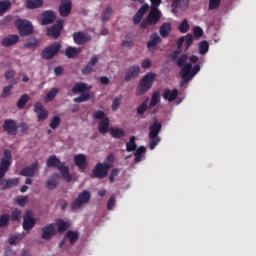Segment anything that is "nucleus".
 <instances>
[{"label": "nucleus", "instance_id": "f257e3e1", "mask_svg": "<svg viewBox=\"0 0 256 256\" xmlns=\"http://www.w3.org/2000/svg\"><path fill=\"white\" fill-rule=\"evenodd\" d=\"M46 167H54V169H58L62 179H64L66 183H71V181H73V177L71 176V173H69V166H65V163L61 164V160L55 155L48 158Z\"/></svg>", "mask_w": 256, "mask_h": 256}, {"label": "nucleus", "instance_id": "f03ea898", "mask_svg": "<svg viewBox=\"0 0 256 256\" xmlns=\"http://www.w3.org/2000/svg\"><path fill=\"white\" fill-rule=\"evenodd\" d=\"M161 122L157 121V119L154 120V123L149 126V134L148 137L150 139L149 142V149L153 151L159 143H161V137H159V133H161L162 129Z\"/></svg>", "mask_w": 256, "mask_h": 256}, {"label": "nucleus", "instance_id": "7ed1b4c3", "mask_svg": "<svg viewBox=\"0 0 256 256\" xmlns=\"http://www.w3.org/2000/svg\"><path fill=\"white\" fill-rule=\"evenodd\" d=\"M155 77H157L155 72H149L144 75L138 84L136 95H145V93H147V91L153 87V83H155Z\"/></svg>", "mask_w": 256, "mask_h": 256}, {"label": "nucleus", "instance_id": "20e7f679", "mask_svg": "<svg viewBox=\"0 0 256 256\" xmlns=\"http://www.w3.org/2000/svg\"><path fill=\"white\" fill-rule=\"evenodd\" d=\"M161 17L162 14L159 8H151L146 19L140 24L141 29H147L148 27H151V25H157V23L161 21Z\"/></svg>", "mask_w": 256, "mask_h": 256}, {"label": "nucleus", "instance_id": "39448f33", "mask_svg": "<svg viewBox=\"0 0 256 256\" xmlns=\"http://www.w3.org/2000/svg\"><path fill=\"white\" fill-rule=\"evenodd\" d=\"M12 160L13 154L11 153V150L5 149L4 157L0 161V183L3 180V177H5V174L9 172Z\"/></svg>", "mask_w": 256, "mask_h": 256}, {"label": "nucleus", "instance_id": "423d86ee", "mask_svg": "<svg viewBox=\"0 0 256 256\" xmlns=\"http://www.w3.org/2000/svg\"><path fill=\"white\" fill-rule=\"evenodd\" d=\"M201 71V66L199 64L193 67V64L187 63L184 67L181 68L180 77L186 79V81H191L193 77Z\"/></svg>", "mask_w": 256, "mask_h": 256}, {"label": "nucleus", "instance_id": "0eeeda50", "mask_svg": "<svg viewBox=\"0 0 256 256\" xmlns=\"http://www.w3.org/2000/svg\"><path fill=\"white\" fill-rule=\"evenodd\" d=\"M111 164L107 162L97 163L92 170V175L95 179H105L109 175Z\"/></svg>", "mask_w": 256, "mask_h": 256}, {"label": "nucleus", "instance_id": "6e6552de", "mask_svg": "<svg viewBox=\"0 0 256 256\" xmlns=\"http://www.w3.org/2000/svg\"><path fill=\"white\" fill-rule=\"evenodd\" d=\"M59 51H61V44L59 42H54L41 51V57L46 61H50V59H53V57L58 55Z\"/></svg>", "mask_w": 256, "mask_h": 256}, {"label": "nucleus", "instance_id": "1a4fd4ad", "mask_svg": "<svg viewBox=\"0 0 256 256\" xmlns=\"http://www.w3.org/2000/svg\"><path fill=\"white\" fill-rule=\"evenodd\" d=\"M91 201V192L88 190H83L78 197L71 204L72 211H77V209H81L83 205H87Z\"/></svg>", "mask_w": 256, "mask_h": 256}, {"label": "nucleus", "instance_id": "9d476101", "mask_svg": "<svg viewBox=\"0 0 256 256\" xmlns=\"http://www.w3.org/2000/svg\"><path fill=\"white\" fill-rule=\"evenodd\" d=\"M15 26L17 27L21 37H27V35H31L33 33V24L29 20L18 19L15 22Z\"/></svg>", "mask_w": 256, "mask_h": 256}, {"label": "nucleus", "instance_id": "9b49d317", "mask_svg": "<svg viewBox=\"0 0 256 256\" xmlns=\"http://www.w3.org/2000/svg\"><path fill=\"white\" fill-rule=\"evenodd\" d=\"M36 223L37 221L35 220V217H33V212L31 210L26 211L22 224L24 231H27V233H29L33 229V227H35Z\"/></svg>", "mask_w": 256, "mask_h": 256}, {"label": "nucleus", "instance_id": "f8f14e48", "mask_svg": "<svg viewBox=\"0 0 256 256\" xmlns=\"http://www.w3.org/2000/svg\"><path fill=\"white\" fill-rule=\"evenodd\" d=\"M63 30V20H58L56 24H53L51 27L47 28L48 37L53 39H59L61 31Z\"/></svg>", "mask_w": 256, "mask_h": 256}, {"label": "nucleus", "instance_id": "ddd939ff", "mask_svg": "<svg viewBox=\"0 0 256 256\" xmlns=\"http://www.w3.org/2000/svg\"><path fill=\"white\" fill-rule=\"evenodd\" d=\"M34 113L37 114V121H45L49 117V111L45 109L41 102L34 104Z\"/></svg>", "mask_w": 256, "mask_h": 256}, {"label": "nucleus", "instance_id": "4468645a", "mask_svg": "<svg viewBox=\"0 0 256 256\" xmlns=\"http://www.w3.org/2000/svg\"><path fill=\"white\" fill-rule=\"evenodd\" d=\"M139 73H141V67L139 65L130 66L125 73V81H133V79H137L139 77Z\"/></svg>", "mask_w": 256, "mask_h": 256}, {"label": "nucleus", "instance_id": "2eb2a0df", "mask_svg": "<svg viewBox=\"0 0 256 256\" xmlns=\"http://www.w3.org/2000/svg\"><path fill=\"white\" fill-rule=\"evenodd\" d=\"M17 122H15V120L13 119H6L4 121L3 124V130L5 131V133H7L8 135H17Z\"/></svg>", "mask_w": 256, "mask_h": 256}, {"label": "nucleus", "instance_id": "dca6fc26", "mask_svg": "<svg viewBox=\"0 0 256 256\" xmlns=\"http://www.w3.org/2000/svg\"><path fill=\"white\" fill-rule=\"evenodd\" d=\"M38 171H39V162L36 161L32 165L23 168L20 172V175H22V177H35Z\"/></svg>", "mask_w": 256, "mask_h": 256}, {"label": "nucleus", "instance_id": "f3484780", "mask_svg": "<svg viewBox=\"0 0 256 256\" xmlns=\"http://www.w3.org/2000/svg\"><path fill=\"white\" fill-rule=\"evenodd\" d=\"M162 97L165 101L173 103L179 97V90L177 88L169 89L166 88L163 90Z\"/></svg>", "mask_w": 256, "mask_h": 256}, {"label": "nucleus", "instance_id": "a211bd4d", "mask_svg": "<svg viewBox=\"0 0 256 256\" xmlns=\"http://www.w3.org/2000/svg\"><path fill=\"white\" fill-rule=\"evenodd\" d=\"M19 185V178H9L3 179L0 182L1 191H7V189H13V187H17Z\"/></svg>", "mask_w": 256, "mask_h": 256}, {"label": "nucleus", "instance_id": "6ab92c4d", "mask_svg": "<svg viewBox=\"0 0 256 256\" xmlns=\"http://www.w3.org/2000/svg\"><path fill=\"white\" fill-rule=\"evenodd\" d=\"M55 233H57V231L55 230V224H47L42 228L41 239L49 241V239L53 238Z\"/></svg>", "mask_w": 256, "mask_h": 256}, {"label": "nucleus", "instance_id": "aec40b11", "mask_svg": "<svg viewBox=\"0 0 256 256\" xmlns=\"http://www.w3.org/2000/svg\"><path fill=\"white\" fill-rule=\"evenodd\" d=\"M61 180V176L59 174H52L49 179L46 181V189L49 191H53V189H57L59 187V181Z\"/></svg>", "mask_w": 256, "mask_h": 256}, {"label": "nucleus", "instance_id": "412c9836", "mask_svg": "<svg viewBox=\"0 0 256 256\" xmlns=\"http://www.w3.org/2000/svg\"><path fill=\"white\" fill-rule=\"evenodd\" d=\"M18 41H19V35L11 34V35L4 37L1 40V45H2V47H13V45H17Z\"/></svg>", "mask_w": 256, "mask_h": 256}, {"label": "nucleus", "instance_id": "4be33fe9", "mask_svg": "<svg viewBox=\"0 0 256 256\" xmlns=\"http://www.w3.org/2000/svg\"><path fill=\"white\" fill-rule=\"evenodd\" d=\"M74 163L80 171H85V169H87V156H85V154L75 155Z\"/></svg>", "mask_w": 256, "mask_h": 256}, {"label": "nucleus", "instance_id": "5701e85b", "mask_svg": "<svg viewBox=\"0 0 256 256\" xmlns=\"http://www.w3.org/2000/svg\"><path fill=\"white\" fill-rule=\"evenodd\" d=\"M73 39L76 45H85V43L91 41V36H87L85 33L79 31L73 34Z\"/></svg>", "mask_w": 256, "mask_h": 256}, {"label": "nucleus", "instance_id": "b1692460", "mask_svg": "<svg viewBox=\"0 0 256 256\" xmlns=\"http://www.w3.org/2000/svg\"><path fill=\"white\" fill-rule=\"evenodd\" d=\"M159 43H161V36H159L157 33L152 34L150 36V41L147 43L148 51L153 53Z\"/></svg>", "mask_w": 256, "mask_h": 256}, {"label": "nucleus", "instance_id": "393cba45", "mask_svg": "<svg viewBox=\"0 0 256 256\" xmlns=\"http://www.w3.org/2000/svg\"><path fill=\"white\" fill-rule=\"evenodd\" d=\"M71 9H73V5L71 2L62 1L59 6V13L61 17H69L71 15Z\"/></svg>", "mask_w": 256, "mask_h": 256}, {"label": "nucleus", "instance_id": "a878e982", "mask_svg": "<svg viewBox=\"0 0 256 256\" xmlns=\"http://www.w3.org/2000/svg\"><path fill=\"white\" fill-rule=\"evenodd\" d=\"M88 91H91V86H88L83 82L76 83L72 88V93H74V95H77V93H87Z\"/></svg>", "mask_w": 256, "mask_h": 256}, {"label": "nucleus", "instance_id": "bb28decb", "mask_svg": "<svg viewBox=\"0 0 256 256\" xmlns=\"http://www.w3.org/2000/svg\"><path fill=\"white\" fill-rule=\"evenodd\" d=\"M97 63H99V58H97V56L92 57L87 65L82 69L83 75H89Z\"/></svg>", "mask_w": 256, "mask_h": 256}, {"label": "nucleus", "instance_id": "cd10ccee", "mask_svg": "<svg viewBox=\"0 0 256 256\" xmlns=\"http://www.w3.org/2000/svg\"><path fill=\"white\" fill-rule=\"evenodd\" d=\"M171 33V22H164L159 29V34L161 37H169Z\"/></svg>", "mask_w": 256, "mask_h": 256}, {"label": "nucleus", "instance_id": "c85d7f7f", "mask_svg": "<svg viewBox=\"0 0 256 256\" xmlns=\"http://www.w3.org/2000/svg\"><path fill=\"white\" fill-rule=\"evenodd\" d=\"M55 21V12L46 11L43 13L42 25H51Z\"/></svg>", "mask_w": 256, "mask_h": 256}, {"label": "nucleus", "instance_id": "c756f323", "mask_svg": "<svg viewBox=\"0 0 256 256\" xmlns=\"http://www.w3.org/2000/svg\"><path fill=\"white\" fill-rule=\"evenodd\" d=\"M109 125V118H104L103 120H101L98 124L99 133L105 135L109 131Z\"/></svg>", "mask_w": 256, "mask_h": 256}, {"label": "nucleus", "instance_id": "7c9ffc66", "mask_svg": "<svg viewBox=\"0 0 256 256\" xmlns=\"http://www.w3.org/2000/svg\"><path fill=\"white\" fill-rule=\"evenodd\" d=\"M79 53H81V48L68 46L65 50V55L68 57V59H75Z\"/></svg>", "mask_w": 256, "mask_h": 256}, {"label": "nucleus", "instance_id": "2f4dec72", "mask_svg": "<svg viewBox=\"0 0 256 256\" xmlns=\"http://www.w3.org/2000/svg\"><path fill=\"white\" fill-rule=\"evenodd\" d=\"M147 152V149L145 146H140L136 148V151L134 153V161L135 163H141V160L143 159V154Z\"/></svg>", "mask_w": 256, "mask_h": 256}, {"label": "nucleus", "instance_id": "473e14b6", "mask_svg": "<svg viewBox=\"0 0 256 256\" xmlns=\"http://www.w3.org/2000/svg\"><path fill=\"white\" fill-rule=\"evenodd\" d=\"M65 237H67V239H69V242L71 245H75V243H77L79 241V233L73 231V230H69Z\"/></svg>", "mask_w": 256, "mask_h": 256}, {"label": "nucleus", "instance_id": "72a5a7b5", "mask_svg": "<svg viewBox=\"0 0 256 256\" xmlns=\"http://www.w3.org/2000/svg\"><path fill=\"white\" fill-rule=\"evenodd\" d=\"M158 103H161V94L159 93V91H155L152 94V97L149 103V109H153V107H155V105H157Z\"/></svg>", "mask_w": 256, "mask_h": 256}, {"label": "nucleus", "instance_id": "f704fd0d", "mask_svg": "<svg viewBox=\"0 0 256 256\" xmlns=\"http://www.w3.org/2000/svg\"><path fill=\"white\" fill-rule=\"evenodd\" d=\"M110 134L114 139H122V137H125V130L122 128H110Z\"/></svg>", "mask_w": 256, "mask_h": 256}, {"label": "nucleus", "instance_id": "c9c22d12", "mask_svg": "<svg viewBox=\"0 0 256 256\" xmlns=\"http://www.w3.org/2000/svg\"><path fill=\"white\" fill-rule=\"evenodd\" d=\"M135 136H131L129 141L126 143V151L131 153L137 150V143H135Z\"/></svg>", "mask_w": 256, "mask_h": 256}, {"label": "nucleus", "instance_id": "e433bc0d", "mask_svg": "<svg viewBox=\"0 0 256 256\" xmlns=\"http://www.w3.org/2000/svg\"><path fill=\"white\" fill-rule=\"evenodd\" d=\"M56 225L58 227V233H65L69 229V223L65 222V220L58 219Z\"/></svg>", "mask_w": 256, "mask_h": 256}, {"label": "nucleus", "instance_id": "4c0bfd02", "mask_svg": "<svg viewBox=\"0 0 256 256\" xmlns=\"http://www.w3.org/2000/svg\"><path fill=\"white\" fill-rule=\"evenodd\" d=\"M43 5V0H27L26 7L28 9H38Z\"/></svg>", "mask_w": 256, "mask_h": 256}, {"label": "nucleus", "instance_id": "58836bf2", "mask_svg": "<svg viewBox=\"0 0 256 256\" xmlns=\"http://www.w3.org/2000/svg\"><path fill=\"white\" fill-rule=\"evenodd\" d=\"M59 94V89L58 88H52L45 97V101L46 103H49L50 101H53V99H55V97H57V95Z\"/></svg>", "mask_w": 256, "mask_h": 256}, {"label": "nucleus", "instance_id": "ea45409f", "mask_svg": "<svg viewBox=\"0 0 256 256\" xmlns=\"http://www.w3.org/2000/svg\"><path fill=\"white\" fill-rule=\"evenodd\" d=\"M91 99V94L89 92L82 93L79 97L74 98V103H85Z\"/></svg>", "mask_w": 256, "mask_h": 256}, {"label": "nucleus", "instance_id": "a19ab883", "mask_svg": "<svg viewBox=\"0 0 256 256\" xmlns=\"http://www.w3.org/2000/svg\"><path fill=\"white\" fill-rule=\"evenodd\" d=\"M29 102V95L24 94L20 97V99L17 101V107L18 109H25V106Z\"/></svg>", "mask_w": 256, "mask_h": 256}, {"label": "nucleus", "instance_id": "79ce46f5", "mask_svg": "<svg viewBox=\"0 0 256 256\" xmlns=\"http://www.w3.org/2000/svg\"><path fill=\"white\" fill-rule=\"evenodd\" d=\"M11 8V2L9 1H0V17H3L7 10Z\"/></svg>", "mask_w": 256, "mask_h": 256}, {"label": "nucleus", "instance_id": "37998d69", "mask_svg": "<svg viewBox=\"0 0 256 256\" xmlns=\"http://www.w3.org/2000/svg\"><path fill=\"white\" fill-rule=\"evenodd\" d=\"M60 125H61V117L53 116V118L50 121L49 127L55 130V129H58Z\"/></svg>", "mask_w": 256, "mask_h": 256}, {"label": "nucleus", "instance_id": "c03bdc74", "mask_svg": "<svg viewBox=\"0 0 256 256\" xmlns=\"http://www.w3.org/2000/svg\"><path fill=\"white\" fill-rule=\"evenodd\" d=\"M13 85H17V82L14 81L12 83V85L5 86L3 88V91H2V94H1L2 99H5L6 97H9V95H11V90L13 89Z\"/></svg>", "mask_w": 256, "mask_h": 256}, {"label": "nucleus", "instance_id": "a18cd8bd", "mask_svg": "<svg viewBox=\"0 0 256 256\" xmlns=\"http://www.w3.org/2000/svg\"><path fill=\"white\" fill-rule=\"evenodd\" d=\"M111 15H113V8L107 7L102 12V21H109V19H111Z\"/></svg>", "mask_w": 256, "mask_h": 256}, {"label": "nucleus", "instance_id": "49530a36", "mask_svg": "<svg viewBox=\"0 0 256 256\" xmlns=\"http://www.w3.org/2000/svg\"><path fill=\"white\" fill-rule=\"evenodd\" d=\"M190 29V25H189V21H187V19H184L179 27H178V31H180V33H187Z\"/></svg>", "mask_w": 256, "mask_h": 256}, {"label": "nucleus", "instance_id": "de8ad7c7", "mask_svg": "<svg viewBox=\"0 0 256 256\" xmlns=\"http://www.w3.org/2000/svg\"><path fill=\"white\" fill-rule=\"evenodd\" d=\"M209 51V42L206 40L201 41L199 44V53L200 55H205Z\"/></svg>", "mask_w": 256, "mask_h": 256}, {"label": "nucleus", "instance_id": "09e8293b", "mask_svg": "<svg viewBox=\"0 0 256 256\" xmlns=\"http://www.w3.org/2000/svg\"><path fill=\"white\" fill-rule=\"evenodd\" d=\"M10 219L11 216H9V214H2L0 216V228L3 229V227H7V225H9Z\"/></svg>", "mask_w": 256, "mask_h": 256}, {"label": "nucleus", "instance_id": "8fccbe9b", "mask_svg": "<svg viewBox=\"0 0 256 256\" xmlns=\"http://www.w3.org/2000/svg\"><path fill=\"white\" fill-rule=\"evenodd\" d=\"M187 61H189V55L182 54L177 60V66L183 68L187 65Z\"/></svg>", "mask_w": 256, "mask_h": 256}, {"label": "nucleus", "instance_id": "3c124183", "mask_svg": "<svg viewBox=\"0 0 256 256\" xmlns=\"http://www.w3.org/2000/svg\"><path fill=\"white\" fill-rule=\"evenodd\" d=\"M149 109V105L147 104V100H145L138 108H137V115L140 117L145 115V112Z\"/></svg>", "mask_w": 256, "mask_h": 256}, {"label": "nucleus", "instance_id": "603ef678", "mask_svg": "<svg viewBox=\"0 0 256 256\" xmlns=\"http://www.w3.org/2000/svg\"><path fill=\"white\" fill-rule=\"evenodd\" d=\"M221 6V0H209L208 9L210 11H215V9H219Z\"/></svg>", "mask_w": 256, "mask_h": 256}, {"label": "nucleus", "instance_id": "864d4df0", "mask_svg": "<svg viewBox=\"0 0 256 256\" xmlns=\"http://www.w3.org/2000/svg\"><path fill=\"white\" fill-rule=\"evenodd\" d=\"M123 99V96H117L113 103H112V111H117V109H119V105H121V101Z\"/></svg>", "mask_w": 256, "mask_h": 256}, {"label": "nucleus", "instance_id": "5fc2aeb1", "mask_svg": "<svg viewBox=\"0 0 256 256\" xmlns=\"http://www.w3.org/2000/svg\"><path fill=\"white\" fill-rule=\"evenodd\" d=\"M10 219L11 221H19V219H21V210L14 209L11 213Z\"/></svg>", "mask_w": 256, "mask_h": 256}, {"label": "nucleus", "instance_id": "6e6d98bb", "mask_svg": "<svg viewBox=\"0 0 256 256\" xmlns=\"http://www.w3.org/2000/svg\"><path fill=\"white\" fill-rule=\"evenodd\" d=\"M37 46H39V40H37V39H34V40H32V41H29V42H27V43L24 45V47H25L26 49H33L34 47H37Z\"/></svg>", "mask_w": 256, "mask_h": 256}, {"label": "nucleus", "instance_id": "4d7b16f0", "mask_svg": "<svg viewBox=\"0 0 256 256\" xmlns=\"http://www.w3.org/2000/svg\"><path fill=\"white\" fill-rule=\"evenodd\" d=\"M191 45H193V35L187 34L186 38H185L186 51H187V49H189V47H191Z\"/></svg>", "mask_w": 256, "mask_h": 256}, {"label": "nucleus", "instance_id": "13d9d810", "mask_svg": "<svg viewBox=\"0 0 256 256\" xmlns=\"http://www.w3.org/2000/svg\"><path fill=\"white\" fill-rule=\"evenodd\" d=\"M105 118L107 117L105 116V112L102 110H98L93 113V119H101V121H103Z\"/></svg>", "mask_w": 256, "mask_h": 256}, {"label": "nucleus", "instance_id": "bf43d9fd", "mask_svg": "<svg viewBox=\"0 0 256 256\" xmlns=\"http://www.w3.org/2000/svg\"><path fill=\"white\" fill-rule=\"evenodd\" d=\"M194 37L196 39H201L203 37V29L199 26L194 27Z\"/></svg>", "mask_w": 256, "mask_h": 256}, {"label": "nucleus", "instance_id": "052dcab7", "mask_svg": "<svg viewBox=\"0 0 256 256\" xmlns=\"http://www.w3.org/2000/svg\"><path fill=\"white\" fill-rule=\"evenodd\" d=\"M115 203H116L115 195H112L107 203L108 211H112V209L115 207Z\"/></svg>", "mask_w": 256, "mask_h": 256}, {"label": "nucleus", "instance_id": "680f3d73", "mask_svg": "<svg viewBox=\"0 0 256 256\" xmlns=\"http://www.w3.org/2000/svg\"><path fill=\"white\" fill-rule=\"evenodd\" d=\"M117 175H119V169H117V168L112 169L110 176H109L110 183L115 182V177H117Z\"/></svg>", "mask_w": 256, "mask_h": 256}, {"label": "nucleus", "instance_id": "e2e57ef3", "mask_svg": "<svg viewBox=\"0 0 256 256\" xmlns=\"http://www.w3.org/2000/svg\"><path fill=\"white\" fill-rule=\"evenodd\" d=\"M141 19H143V15L136 12V14L133 16L134 25H139V23H141Z\"/></svg>", "mask_w": 256, "mask_h": 256}, {"label": "nucleus", "instance_id": "0e129e2a", "mask_svg": "<svg viewBox=\"0 0 256 256\" xmlns=\"http://www.w3.org/2000/svg\"><path fill=\"white\" fill-rule=\"evenodd\" d=\"M147 11H149V4H143L137 12L144 17Z\"/></svg>", "mask_w": 256, "mask_h": 256}, {"label": "nucleus", "instance_id": "69168bd1", "mask_svg": "<svg viewBox=\"0 0 256 256\" xmlns=\"http://www.w3.org/2000/svg\"><path fill=\"white\" fill-rule=\"evenodd\" d=\"M27 201H28V198L27 196H25L23 198H18L16 200V203L19 205V207H25V205H27Z\"/></svg>", "mask_w": 256, "mask_h": 256}, {"label": "nucleus", "instance_id": "338daca9", "mask_svg": "<svg viewBox=\"0 0 256 256\" xmlns=\"http://www.w3.org/2000/svg\"><path fill=\"white\" fill-rule=\"evenodd\" d=\"M15 75H16L15 70H8V71H6L5 74H4V76H5V78H6L7 80L13 79V77H15Z\"/></svg>", "mask_w": 256, "mask_h": 256}, {"label": "nucleus", "instance_id": "774afa93", "mask_svg": "<svg viewBox=\"0 0 256 256\" xmlns=\"http://www.w3.org/2000/svg\"><path fill=\"white\" fill-rule=\"evenodd\" d=\"M141 67L142 69H149V67H151V60H149L148 58L144 59L141 62Z\"/></svg>", "mask_w": 256, "mask_h": 256}]
</instances>
